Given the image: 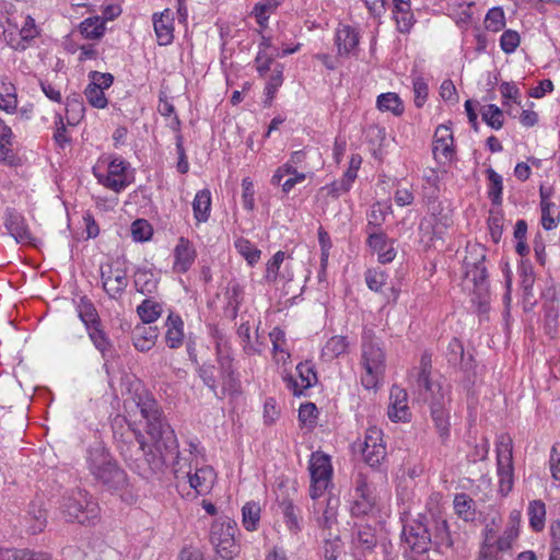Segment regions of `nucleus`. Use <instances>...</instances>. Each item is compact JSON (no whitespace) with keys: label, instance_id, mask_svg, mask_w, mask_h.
<instances>
[{"label":"nucleus","instance_id":"nucleus-1","mask_svg":"<svg viewBox=\"0 0 560 560\" xmlns=\"http://www.w3.org/2000/svg\"><path fill=\"white\" fill-rule=\"evenodd\" d=\"M142 418L147 420V438L142 453L152 475H160L166 467L168 455H177L174 431L165 422L163 412L151 394H142Z\"/></svg>","mask_w":560,"mask_h":560},{"label":"nucleus","instance_id":"nucleus-2","mask_svg":"<svg viewBox=\"0 0 560 560\" xmlns=\"http://www.w3.org/2000/svg\"><path fill=\"white\" fill-rule=\"evenodd\" d=\"M432 370L431 354L424 352L420 359V368L417 373L415 387L424 400L430 398L431 418L439 438L443 444L450 439V405L448 389H444L439 383L430 378Z\"/></svg>","mask_w":560,"mask_h":560},{"label":"nucleus","instance_id":"nucleus-3","mask_svg":"<svg viewBox=\"0 0 560 560\" xmlns=\"http://www.w3.org/2000/svg\"><path fill=\"white\" fill-rule=\"evenodd\" d=\"M486 248L479 244L467 246V255L464 258L465 276L474 283L471 302L479 313L489 311L490 291L488 271L485 265Z\"/></svg>","mask_w":560,"mask_h":560},{"label":"nucleus","instance_id":"nucleus-4","mask_svg":"<svg viewBox=\"0 0 560 560\" xmlns=\"http://www.w3.org/2000/svg\"><path fill=\"white\" fill-rule=\"evenodd\" d=\"M361 384L366 389L376 388L385 373V352L372 332H365L361 343Z\"/></svg>","mask_w":560,"mask_h":560},{"label":"nucleus","instance_id":"nucleus-5","mask_svg":"<svg viewBox=\"0 0 560 560\" xmlns=\"http://www.w3.org/2000/svg\"><path fill=\"white\" fill-rule=\"evenodd\" d=\"M59 512L66 522L86 524L98 515V508L82 489L65 492L59 503Z\"/></svg>","mask_w":560,"mask_h":560},{"label":"nucleus","instance_id":"nucleus-6","mask_svg":"<svg viewBox=\"0 0 560 560\" xmlns=\"http://www.w3.org/2000/svg\"><path fill=\"white\" fill-rule=\"evenodd\" d=\"M93 174L100 184L114 191L125 189L135 179V170L120 156L110 161L101 159L93 167Z\"/></svg>","mask_w":560,"mask_h":560},{"label":"nucleus","instance_id":"nucleus-7","mask_svg":"<svg viewBox=\"0 0 560 560\" xmlns=\"http://www.w3.org/2000/svg\"><path fill=\"white\" fill-rule=\"evenodd\" d=\"M237 530L236 522L230 517L218 518L211 524L210 542L217 553L224 560L234 559L241 551V547L235 539Z\"/></svg>","mask_w":560,"mask_h":560},{"label":"nucleus","instance_id":"nucleus-8","mask_svg":"<svg viewBox=\"0 0 560 560\" xmlns=\"http://www.w3.org/2000/svg\"><path fill=\"white\" fill-rule=\"evenodd\" d=\"M401 538L412 553H427L432 546V533L429 524V517L425 515H419L418 518L405 524L401 532Z\"/></svg>","mask_w":560,"mask_h":560},{"label":"nucleus","instance_id":"nucleus-9","mask_svg":"<svg viewBox=\"0 0 560 560\" xmlns=\"http://www.w3.org/2000/svg\"><path fill=\"white\" fill-rule=\"evenodd\" d=\"M100 271L103 289L108 296H120L129 283L127 261L122 258L108 260L101 265Z\"/></svg>","mask_w":560,"mask_h":560},{"label":"nucleus","instance_id":"nucleus-10","mask_svg":"<svg viewBox=\"0 0 560 560\" xmlns=\"http://www.w3.org/2000/svg\"><path fill=\"white\" fill-rule=\"evenodd\" d=\"M308 469L311 474L310 495L315 500L324 493L331 480L332 467L329 456L319 452L313 453Z\"/></svg>","mask_w":560,"mask_h":560},{"label":"nucleus","instance_id":"nucleus-11","mask_svg":"<svg viewBox=\"0 0 560 560\" xmlns=\"http://www.w3.org/2000/svg\"><path fill=\"white\" fill-rule=\"evenodd\" d=\"M40 34V30L35 23V20L27 15L24 19L22 26H11L3 31V38L8 46L18 51H24L32 46V43Z\"/></svg>","mask_w":560,"mask_h":560},{"label":"nucleus","instance_id":"nucleus-12","mask_svg":"<svg viewBox=\"0 0 560 560\" xmlns=\"http://www.w3.org/2000/svg\"><path fill=\"white\" fill-rule=\"evenodd\" d=\"M376 498L365 475L359 472L354 480L352 503L350 513L353 517H362L371 514L375 508Z\"/></svg>","mask_w":560,"mask_h":560},{"label":"nucleus","instance_id":"nucleus-13","mask_svg":"<svg viewBox=\"0 0 560 560\" xmlns=\"http://www.w3.org/2000/svg\"><path fill=\"white\" fill-rule=\"evenodd\" d=\"M359 446L364 463L372 468L378 467L386 458L387 452L383 443V432L376 427H371L365 431L364 441Z\"/></svg>","mask_w":560,"mask_h":560},{"label":"nucleus","instance_id":"nucleus-14","mask_svg":"<svg viewBox=\"0 0 560 560\" xmlns=\"http://www.w3.org/2000/svg\"><path fill=\"white\" fill-rule=\"evenodd\" d=\"M497 453L499 491L502 495H506L513 488L512 441L510 438H502Z\"/></svg>","mask_w":560,"mask_h":560},{"label":"nucleus","instance_id":"nucleus-15","mask_svg":"<svg viewBox=\"0 0 560 560\" xmlns=\"http://www.w3.org/2000/svg\"><path fill=\"white\" fill-rule=\"evenodd\" d=\"M300 383L292 376H284L287 387L292 392L294 396L303 395L304 390L313 387L317 382V373L315 371V364L311 360L300 362L296 366Z\"/></svg>","mask_w":560,"mask_h":560},{"label":"nucleus","instance_id":"nucleus-16","mask_svg":"<svg viewBox=\"0 0 560 560\" xmlns=\"http://www.w3.org/2000/svg\"><path fill=\"white\" fill-rule=\"evenodd\" d=\"M217 361L220 365V374L224 388L235 390L237 387V378L235 376L234 359L231 353V347L226 341L221 339L215 345Z\"/></svg>","mask_w":560,"mask_h":560},{"label":"nucleus","instance_id":"nucleus-17","mask_svg":"<svg viewBox=\"0 0 560 560\" xmlns=\"http://www.w3.org/2000/svg\"><path fill=\"white\" fill-rule=\"evenodd\" d=\"M4 226L9 234L21 244H31L33 235L26 223L25 218L14 209H7L4 217Z\"/></svg>","mask_w":560,"mask_h":560},{"label":"nucleus","instance_id":"nucleus-18","mask_svg":"<svg viewBox=\"0 0 560 560\" xmlns=\"http://www.w3.org/2000/svg\"><path fill=\"white\" fill-rule=\"evenodd\" d=\"M366 244L373 252L377 253L381 264L392 262L396 257L395 240L388 238L383 231L370 232Z\"/></svg>","mask_w":560,"mask_h":560},{"label":"nucleus","instance_id":"nucleus-19","mask_svg":"<svg viewBox=\"0 0 560 560\" xmlns=\"http://www.w3.org/2000/svg\"><path fill=\"white\" fill-rule=\"evenodd\" d=\"M360 42L359 32L350 25H339L335 33V44L340 57L355 54Z\"/></svg>","mask_w":560,"mask_h":560},{"label":"nucleus","instance_id":"nucleus-20","mask_svg":"<svg viewBox=\"0 0 560 560\" xmlns=\"http://www.w3.org/2000/svg\"><path fill=\"white\" fill-rule=\"evenodd\" d=\"M407 392L404 388L398 386L392 387L389 396L390 404L387 411V415L392 421H409L411 412L409 411V407L407 405Z\"/></svg>","mask_w":560,"mask_h":560},{"label":"nucleus","instance_id":"nucleus-21","mask_svg":"<svg viewBox=\"0 0 560 560\" xmlns=\"http://www.w3.org/2000/svg\"><path fill=\"white\" fill-rule=\"evenodd\" d=\"M445 355L447 362L454 368H458L464 372H468L474 369L472 355L465 354L462 341L455 337L448 342Z\"/></svg>","mask_w":560,"mask_h":560},{"label":"nucleus","instance_id":"nucleus-22","mask_svg":"<svg viewBox=\"0 0 560 560\" xmlns=\"http://www.w3.org/2000/svg\"><path fill=\"white\" fill-rule=\"evenodd\" d=\"M173 13L166 9L160 14L153 15V26L156 35L159 45L166 46L173 42L174 38V26H173Z\"/></svg>","mask_w":560,"mask_h":560},{"label":"nucleus","instance_id":"nucleus-23","mask_svg":"<svg viewBox=\"0 0 560 560\" xmlns=\"http://www.w3.org/2000/svg\"><path fill=\"white\" fill-rule=\"evenodd\" d=\"M432 533V546L439 552H443V548H451L453 539L450 533V526L446 520L432 516L429 518Z\"/></svg>","mask_w":560,"mask_h":560},{"label":"nucleus","instance_id":"nucleus-24","mask_svg":"<svg viewBox=\"0 0 560 560\" xmlns=\"http://www.w3.org/2000/svg\"><path fill=\"white\" fill-rule=\"evenodd\" d=\"M174 269L177 272H187L196 258V250L189 240L179 237L177 245L174 249Z\"/></svg>","mask_w":560,"mask_h":560},{"label":"nucleus","instance_id":"nucleus-25","mask_svg":"<svg viewBox=\"0 0 560 560\" xmlns=\"http://www.w3.org/2000/svg\"><path fill=\"white\" fill-rule=\"evenodd\" d=\"M439 221L443 224L444 228L447 226V218L438 219L435 215L431 218H424L419 223V235L420 242L424 244L425 247L432 246L433 241L436 237H440L442 234L441 230H438Z\"/></svg>","mask_w":560,"mask_h":560},{"label":"nucleus","instance_id":"nucleus-26","mask_svg":"<svg viewBox=\"0 0 560 560\" xmlns=\"http://www.w3.org/2000/svg\"><path fill=\"white\" fill-rule=\"evenodd\" d=\"M166 343L171 349H177L184 341V322L182 317L173 312L170 313L166 320Z\"/></svg>","mask_w":560,"mask_h":560},{"label":"nucleus","instance_id":"nucleus-27","mask_svg":"<svg viewBox=\"0 0 560 560\" xmlns=\"http://www.w3.org/2000/svg\"><path fill=\"white\" fill-rule=\"evenodd\" d=\"M393 18L397 31L402 34L409 33L416 22L410 3H402L400 0L393 5Z\"/></svg>","mask_w":560,"mask_h":560},{"label":"nucleus","instance_id":"nucleus-28","mask_svg":"<svg viewBox=\"0 0 560 560\" xmlns=\"http://www.w3.org/2000/svg\"><path fill=\"white\" fill-rule=\"evenodd\" d=\"M189 485L198 494L207 493L213 486L215 472L211 467L197 469L194 475H188Z\"/></svg>","mask_w":560,"mask_h":560},{"label":"nucleus","instance_id":"nucleus-29","mask_svg":"<svg viewBox=\"0 0 560 560\" xmlns=\"http://www.w3.org/2000/svg\"><path fill=\"white\" fill-rule=\"evenodd\" d=\"M92 475L108 488H118L125 482L124 471L114 462Z\"/></svg>","mask_w":560,"mask_h":560},{"label":"nucleus","instance_id":"nucleus-30","mask_svg":"<svg viewBox=\"0 0 560 560\" xmlns=\"http://www.w3.org/2000/svg\"><path fill=\"white\" fill-rule=\"evenodd\" d=\"M225 298L228 300L225 313L232 319H235L240 305L243 301V288L236 280L229 281L225 290Z\"/></svg>","mask_w":560,"mask_h":560},{"label":"nucleus","instance_id":"nucleus-31","mask_svg":"<svg viewBox=\"0 0 560 560\" xmlns=\"http://www.w3.org/2000/svg\"><path fill=\"white\" fill-rule=\"evenodd\" d=\"M0 109L7 114H14L18 109L16 88L7 80L0 83Z\"/></svg>","mask_w":560,"mask_h":560},{"label":"nucleus","instance_id":"nucleus-32","mask_svg":"<svg viewBox=\"0 0 560 560\" xmlns=\"http://www.w3.org/2000/svg\"><path fill=\"white\" fill-rule=\"evenodd\" d=\"M26 520L30 523L28 532L31 534H38L44 530L47 523V514L42 503L32 502L30 504Z\"/></svg>","mask_w":560,"mask_h":560},{"label":"nucleus","instance_id":"nucleus-33","mask_svg":"<svg viewBox=\"0 0 560 560\" xmlns=\"http://www.w3.org/2000/svg\"><path fill=\"white\" fill-rule=\"evenodd\" d=\"M14 133L12 128L0 118V162L12 163Z\"/></svg>","mask_w":560,"mask_h":560},{"label":"nucleus","instance_id":"nucleus-34","mask_svg":"<svg viewBox=\"0 0 560 560\" xmlns=\"http://www.w3.org/2000/svg\"><path fill=\"white\" fill-rule=\"evenodd\" d=\"M192 210L198 222H206L209 219L211 210V192L209 189H201L196 194Z\"/></svg>","mask_w":560,"mask_h":560},{"label":"nucleus","instance_id":"nucleus-35","mask_svg":"<svg viewBox=\"0 0 560 560\" xmlns=\"http://www.w3.org/2000/svg\"><path fill=\"white\" fill-rule=\"evenodd\" d=\"M488 179V198L493 206L502 205L503 178L492 167L486 170Z\"/></svg>","mask_w":560,"mask_h":560},{"label":"nucleus","instance_id":"nucleus-36","mask_svg":"<svg viewBox=\"0 0 560 560\" xmlns=\"http://www.w3.org/2000/svg\"><path fill=\"white\" fill-rule=\"evenodd\" d=\"M349 342L347 337L332 336L322 349V358L331 361L348 351Z\"/></svg>","mask_w":560,"mask_h":560},{"label":"nucleus","instance_id":"nucleus-37","mask_svg":"<svg viewBox=\"0 0 560 560\" xmlns=\"http://www.w3.org/2000/svg\"><path fill=\"white\" fill-rule=\"evenodd\" d=\"M261 509L259 503L255 501L246 502L242 508V523L246 530L255 532L260 521Z\"/></svg>","mask_w":560,"mask_h":560},{"label":"nucleus","instance_id":"nucleus-38","mask_svg":"<svg viewBox=\"0 0 560 560\" xmlns=\"http://www.w3.org/2000/svg\"><path fill=\"white\" fill-rule=\"evenodd\" d=\"M110 463H113L112 457L103 446L96 445L89 450L88 466L91 474L101 470Z\"/></svg>","mask_w":560,"mask_h":560},{"label":"nucleus","instance_id":"nucleus-39","mask_svg":"<svg viewBox=\"0 0 560 560\" xmlns=\"http://www.w3.org/2000/svg\"><path fill=\"white\" fill-rule=\"evenodd\" d=\"M475 501L466 493H457L454 498V509L456 514L464 521L475 518Z\"/></svg>","mask_w":560,"mask_h":560},{"label":"nucleus","instance_id":"nucleus-40","mask_svg":"<svg viewBox=\"0 0 560 560\" xmlns=\"http://www.w3.org/2000/svg\"><path fill=\"white\" fill-rule=\"evenodd\" d=\"M376 105L380 110L390 112L395 116H400L404 113V105L400 97L393 92L378 95Z\"/></svg>","mask_w":560,"mask_h":560},{"label":"nucleus","instance_id":"nucleus-41","mask_svg":"<svg viewBox=\"0 0 560 560\" xmlns=\"http://www.w3.org/2000/svg\"><path fill=\"white\" fill-rule=\"evenodd\" d=\"M343 550V544L339 535H332L330 532L324 537L322 556L325 560H337Z\"/></svg>","mask_w":560,"mask_h":560},{"label":"nucleus","instance_id":"nucleus-42","mask_svg":"<svg viewBox=\"0 0 560 560\" xmlns=\"http://www.w3.org/2000/svg\"><path fill=\"white\" fill-rule=\"evenodd\" d=\"M78 314L85 325L86 329L100 325V318L96 308L90 300L82 298L78 304Z\"/></svg>","mask_w":560,"mask_h":560},{"label":"nucleus","instance_id":"nucleus-43","mask_svg":"<svg viewBox=\"0 0 560 560\" xmlns=\"http://www.w3.org/2000/svg\"><path fill=\"white\" fill-rule=\"evenodd\" d=\"M282 0H262L255 4L253 14L261 28H266L269 13L273 12Z\"/></svg>","mask_w":560,"mask_h":560},{"label":"nucleus","instance_id":"nucleus-44","mask_svg":"<svg viewBox=\"0 0 560 560\" xmlns=\"http://www.w3.org/2000/svg\"><path fill=\"white\" fill-rule=\"evenodd\" d=\"M81 34L89 39H96L105 33V22L98 18H88L80 25Z\"/></svg>","mask_w":560,"mask_h":560},{"label":"nucleus","instance_id":"nucleus-45","mask_svg":"<svg viewBox=\"0 0 560 560\" xmlns=\"http://www.w3.org/2000/svg\"><path fill=\"white\" fill-rule=\"evenodd\" d=\"M546 505L540 500H534L528 506L529 525L535 532L542 530L545 526Z\"/></svg>","mask_w":560,"mask_h":560},{"label":"nucleus","instance_id":"nucleus-46","mask_svg":"<svg viewBox=\"0 0 560 560\" xmlns=\"http://www.w3.org/2000/svg\"><path fill=\"white\" fill-rule=\"evenodd\" d=\"M353 540L362 548L372 550L377 544L375 529L370 525H359L353 533Z\"/></svg>","mask_w":560,"mask_h":560},{"label":"nucleus","instance_id":"nucleus-47","mask_svg":"<svg viewBox=\"0 0 560 560\" xmlns=\"http://www.w3.org/2000/svg\"><path fill=\"white\" fill-rule=\"evenodd\" d=\"M234 246L238 254L246 259L248 265L254 266L260 259L261 250L255 247L247 238L238 237Z\"/></svg>","mask_w":560,"mask_h":560},{"label":"nucleus","instance_id":"nucleus-48","mask_svg":"<svg viewBox=\"0 0 560 560\" xmlns=\"http://www.w3.org/2000/svg\"><path fill=\"white\" fill-rule=\"evenodd\" d=\"M163 312V304L154 298H145L142 300V324H151L155 322Z\"/></svg>","mask_w":560,"mask_h":560},{"label":"nucleus","instance_id":"nucleus-49","mask_svg":"<svg viewBox=\"0 0 560 560\" xmlns=\"http://www.w3.org/2000/svg\"><path fill=\"white\" fill-rule=\"evenodd\" d=\"M482 120L492 129L499 130L503 127L504 116L500 107L489 104L481 109Z\"/></svg>","mask_w":560,"mask_h":560},{"label":"nucleus","instance_id":"nucleus-50","mask_svg":"<svg viewBox=\"0 0 560 560\" xmlns=\"http://www.w3.org/2000/svg\"><path fill=\"white\" fill-rule=\"evenodd\" d=\"M284 252L278 250L270 260H268L266 266V281L269 283L276 282L279 278H284L283 275L280 273V267L284 260Z\"/></svg>","mask_w":560,"mask_h":560},{"label":"nucleus","instance_id":"nucleus-51","mask_svg":"<svg viewBox=\"0 0 560 560\" xmlns=\"http://www.w3.org/2000/svg\"><path fill=\"white\" fill-rule=\"evenodd\" d=\"M505 26V16L500 7L491 8L485 18V27L491 32H499Z\"/></svg>","mask_w":560,"mask_h":560},{"label":"nucleus","instance_id":"nucleus-52","mask_svg":"<svg viewBox=\"0 0 560 560\" xmlns=\"http://www.w3.org/2000/svg\"><path fill=\"white\" fill-rule=\"evenodd\" d=\"M386 214L382 210L380 203H375L371 207V210L368 214V223L365 226V233L368 236L370 235V232L373 231H382V225L385 222Z\"/></svg>","mask_w":560,"mask_h":560},{"label":"nucleus","instance_id":"nucleus-53","mask_svg":"<svg viewBox=\"0 0 560 560\" xmlns=\"http://www.w3.org/2000/svg\"><path fill=\"white\" fill-rule=\"evenodd\" d=\"M198 376L202 380L203 384L217 395V377L214 375L215 368L209 362L196 365Z\"/></svg>","mask_w":560,"mask_h":560},{"label":"nucleus","instance_id":"nucleus-54","mask_svg":"<svg viewBox=\"0 0 560 560\" xmlns=\"http://www.w3.org/2000/svg\"><path fill=\"white\" fill-rule=\"evenodd\" d=\"M279 506L281 509V512L283 514L284 522H285L288 528L290 530H292V532H298L300 529L299 518H298V515L295 513V506L292 503V501L291 500H283L279 504Z\"/></svg>","mask_w":560,"mask_h":560},{"label":"nucleus","instance_id":"nucleus-55","mask_svg":"<svg viewBox=\"0 0 560 560\" xmlns=\"http://www.w3.org/2000/svg\"><path fill=\"white\" fill-rule=\"evenodd\" d=\"M283 83V66L280 63H277L275 68L272 69V73L269 77L265 92L269 100H272L278 88L281 86Z\"/></svg>","mask_w":560,"mask_h":560},{"label":"nucleus","instance_id":"nucleus-56","mask_svg":"<svg viewBox=\"0 0 560 560\" xmlns=\"http://www.w3.org/2000/svg\"><path fill=\"white\" fill-rule=\"evenodd\" d=\"M279 52L268 54L260 49L255 58L256 70L260 77H265L270 71V66L276 57H279Z\"/></svg>","mask_w":560,"mask_h":560},{"label":"nucleus","instance_id":"nucleus-57","mask_svg":"<svg viewBox=\"0 0 560 560\" xmlns=\"http://www.w3.org/2000/svg\"><path fill=\"white\" fill-rule=\"evenodd\" d=\"M84 95L89 104L95 108H105L107 106V98L104 91L101 89H96L89 84L85 88Z\"/></svg>","mask_w":560,"mask_h":560},{"label":"nucleus","instance_id":"nucleus-58","mask_svg":"<svg viewBox=\"0 0 560 560\" xmlns=\"http://www.w3.org/2000/svg\"><path fill=\"white\" fill-rule=\"evenodd\" d=\"M387 276L382 270L369 269L365 273V282L370 290L380 292L386 283Z\"/></svg>","mask_w":560,"mask_h":560},{"label":"nucleus","instance_id":"nucleus-59","mask_svg":"<svg viewBox=\"0 0 560 560\" xmlns=\"http://www.w3.org/2000/svg\"><path fill=\"white\" fill-rule=\"evenodd\" d=\"M520 35L516 31L506 30L503 32L500 38L501 49L505 54H512L520 45Z\"/></svg>","mask_w":560,"mask_h":560},{"label":"nucleus","instance_id":"nucleus-60","mask_svg":"<svg viewBox=\"0 0 560 560\" xmlns=\"http://www.w3.org/2000/svg\"><path fill=\"white\" fill-rule=\"evenodd\" d=\"M237 335L243 340V350L247 355L260 353L261 350L250 343V325L242 323L237 328Z\"/></svg>","mask_w":560,"mask_h":560},{"label":"nucleus","instance_id":"nucleus-61","mask_svg":"<svg viewBox=\"0 0 560 560\" xmlns=\"http://www.w3.org/2000/svg\"><path fill=\"white\" fill-rule=\"evenodd\" d=\"M88 332L95 348L105 354V352L109 349V342L104 331L98 328V325H96L88 328Z\"/></svg>","mask_w":560,"mask_h":560},{"label":"nucleus","instance_id":"nucleus-62","mask_svg":"<svg viewBox=\"0 0 560 560\" xmlns=\"http://www.w3.org/2000/svg\"><path fill=\"white\" fill-rule=\"evenodd\" d=\"M559 314L558 312L550 307L546 310L544 315V329L545 332L553 338L558 334V327H559Z\"/></svg>","mask_w":560,"mask_h":560},{"label":"nucleus","instance_id":"nucleus-63","mask_svg":"<svg viewBox=\"0 0 560 560\" xmlns=\"http://www.w3.org/2000/svg\"><path fill=\"white\" fill-rule=\"evenodd\" d=\"M415 105L421 108L427 102L429 88L423 78H416L413 80Z\"/></svg>","mask_w":560,"mask_h":560},{"label":"nucleus","instance_id":"nucleus-64","mask_svg":"<svg viewBox=\"0 0 560 560\" xmlns=\"http://www.w3.org/2000/svg\"><path fill=\"white\" fill-rule=\"evenodd\" d=\"M242 188H243V194H242L243 206L248 211H252L255 207V199H254L255 190H254V184L249 177H245L242 180Z\"/></svg>","mask_w":560,"mask_h":560}]
</instances>
